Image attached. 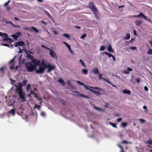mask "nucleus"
Wrapping results in <instances>:
<instances>
[{
  "instance_id": "36",
  "label": "nucleus",
  "mask_w": 152,
  "mask_h": 152,
  "mask_svg": "<svg viewBox=\"0 0 152 152\" xmlns=\"http://www.w3.org/2000/svg\"><path fill=\"white\" fill-rule=\"evenodd\" d=\"M64 37L68 38L69 39L70 38V36L69 35L66 34H63Z\"/></svg>"
},
{
  "instance_id": "15",
  "label": "nucleus",
  "mask_w": 152,
  "mask_h": 152,
  "mask_svg": "<svg viewBox=\"0 0 152 152\" xmlns=\"http://www.w3.org/2000/svg\"><path fill=\"white\" fill-rule=\"evenodd\" d=\"M123 93L125 94H126L128 95H129L131 94V91L129 90H127V89H124L123 91Z\"/></svg>"
},
{
  "instance_id": "51",
  "label": "nucleus",
  "mask_w": 152,
  "mask_h": 152,
  "mask_svg": "<svg viewBox=\"0 0 152 152\" xmlns=\"http://www.w3.org/2000/svg\"><path fill=\"white\" fill-rule=\"evenodd\" d=\"M103 80H104L107 83H108V84H111V83L108 80H107L106 79H105L104 78V79H103Z\"/></svg>"
},
{
  "instance_id": "37",
  "label": "nucleus",
  "mask_w": 152,
  "mask_h": 152,
  "mask_svg": "<svg viewBox=\"0 0 152 152\" xmlns=\"http://www.w3.org/2000/svg\"><path fill=\"white\" fill-rule=\"evenodd\" d=\"M110 124L113 127L115 128H117L116 126V124L115 123H113L111 122H110Z\"/></svg>"
},
{
  "instance_id": "21",
  "label": "nucleus",
  "mask_w": 152,
  "mask_h": 152,
  "mask_svg": "<svg viewBox=\"0 0 152 152\" xmlns=\"http://www.w3.org/2000/svg\"><path fill=\"white\" fill-rule=\"evenodd\" d=\"M82 73L83 74L86 75L88 73V70L86 69H83L82 70Z\"/></svg>"
},
{
  "instance_id": "47",
  "label": "nucleus",
  "mask_w": 152,
  "mask_h": 152,
  "mask_svg": "<svg viewBox=\"0 0 152 152\" xmlns=\"http://www.w3.org/2000/svg\"><path fill=\"white\" fill-rule=\"evenodd\" d=\"M146 143L152 144V140H149V141L146 142Z\"/></svg>"
},
{
  "instance_id": "17",
  "label": "nucleus",
  "mask_w": 152,
  "mask_h": 152,
  "mask_svg": "<svg viewBox=\"0 0 152 152\" xmlns=\"http://www.w3.org/2000/svg\"><path fill=\"white\" fill-rule=\"evenodd\" d=\"M142 22L141 20H138L135 22V23L136 26H140L142 24Z\"/></svg>"
},
{
  "instance_id": "24",
  "label": "nucleus",
  "mask_w": 152,
  "mask_h": 152,
  "mask_svg": "<svg viewBox=\"0 0 152 152\" xmlns=\"http://www.w3.org/2000/svg\"><path fill=\"white\" fill-rule=\"evenodd\" d=\"M77 95L79 96L80 97H83L84 98H88V96H86V95H84L83 94H80Z\"/></svg>"
},
{
  "instance_id": "27",
  "label": "nucleus",
  "mask_w": 152,
  "mask_h": 152,
  "mask_svg": "<svg viewBox=\"0 0 152 152\" xmlns=\"http://www.w3.org/2000/svg\"><path fill=\"white\" fill-rule=\"evenodd\" d=\"M93 108L95 110H98V111H104V110H103L102 109H101L100 108H99L98 107H97L96 106H94Z\"/></svg>"
},
{
  "instance_id": "6",
  "label": "nucleus",
  "mask_w": 152,
  "mask_h": 152,
  "mask_svg": "<svg viewBox=\"0 0 152 152\" xmlns=\"http://www.w3.org/2000/svg\"><path fill=\"white\" fill-rule=\"evenodd\" d=\"M14 59H12L10 61V62L9 64H10L11 65H10V68L11 70H16L18 68V65L16 66L15 67V63L14 62Z\"/></svg>"
},
{
  "instance_id": "42",
  "label": "nucleus",
  "mask_w": 152,
  "mask_h": 152,
  "mask_svg": "<svg viewBox=\"0 0 152 152\" xmlns=\"http://www.w3.org/2000/svg\"><path fill=\"white\" fill-rule=\"evenodd\" d=\"M31 85H28L26 87V90L27 91H28L29 90H30V88L31 87Z\"/></svg>"
},
{
  "instance_id": "19",
  "label": "nucleus",
  "mask_w": 152,
  "mask_h": 152,
  "mask_svg": "<svg viewBox=\"0 0 152 152\" xmlns=\"http://www.w3.org/2000/svg\"><path fill=\"white\" fill-rule=\"evenodd\" d=\"M98 90V91H95V90H90V91L93 92L94 93V94H100V91H100L99 90Z\"/></svg>"
},
{
  "instance_id": "54",
  "label": "nucleus",
  "mask_w": 152,
  "mask_h": 152,
  "mask_svg": "<svg viewBox=\"0 0 152 152\" xmlns=\"http://www.w3.org/2000/svg\"><path fill=\"white\" fill-rule=\"evenodd\" d=\"M136 81L138 83H139L140 82V80L139 78H137L136 79Z\"/></svg>"
},
{
  "instance_id": "8",
  "label": "nucleus",
  "mask_w": 152,
  "mask_h": 152,
  "mask_svg": "<svg viewBox=\"0 0 152 152\" xmlns=\"http://www.w3.org/2000/svg\"><path fill=\"white\" fill-rule=\"evenodd\" d=\"M90 74L91 75L92 73H93L96 75L98 74L99 73V72L98 69L97 68H93L90 72Z\"/></svg>"
},
{
  "instance_id": "61",
  "label": "nucleus",
  "mask_w": 152,
  "mask_h": 152,
  "mask_svg": "<svg viewBox=\"0 0 152 152\" xmlns=\"http://www.w3.org/2000/svg\"><path fill=\"white\" fill-rule=\"evenodd\" d=\"M6 7V10L8 11H9L10 10V7Z\"/></svg>"
},
{
  "instance_id": "45",
  "label": "nucleus",
  "mask_w": 152,
  "mask_h": 152,
  "mask_svg": "<svg viewBox=\"0 0 152 152\" xmlns=\"http://www.w3.org/2000/svg\"><path fill=\"white\" fill-rule=\"evenodd\" d=\"M139 121H140V123L142 124L143 123L145 122V120H144V119H140Z\"/></svg>"
},
{
  "instance_id": "60",
  "label": "nucleus",
  "mask_w": 152,
  "mask_h": 152,
  "mask_svg": "<svg viewBox=\"0 0 152 152\" xmlns=\"http://www.w3.org/2000/svg\"><path fill=\"white\" fill-rule=\"evenodd\" d=\"M140 13L139 15H134L133 17H140Z\"/></svg>"
},
{
  "instance_id": "39",
  "label": "nucleus",
  "mask_w": 152,
  "mask_h": 152,
  "mask_svg": "<svg viewBox=\"0 0 152 152\" xmlns=\"http://www.w3.org/2000/svg\"><path fill=\"white\" fill-rule=\"evenodd\" d=\"M28 59L29 60L31 59V60L33 59L34 58L33 56L30 55H28Z\"/></svg>"
},
{
  "instance_id": "44",
  "label": "nucleus",
  "mask_w": 152,
  "mask_h": 152,
  "mask_svg": "<svg viewBox=\"0 0 152 152\" xmlns=\"http://www.w3.org/2000/svg\"><path fill=\"white\" fill-rule=\"evenodd\" d=\"M31 94H34V96H35V94H36L35 93L34 91H31L30 93L28 95V96H31Z\"/></svg>"
},
{
  "instance_id": "30",
  "label": "nucleus",
  "mask_w": 152,
  "mask_h": 152,
  "mask_svg": "<svg viewBox=\"0 0 152 152\" xmlns=\"http://www.w3.org/2000/svg\"><path fill=\"white\" fill-rule=\"evenodd\" d=\"M80 61V63H81L82 65L84 66L85 68H86V65L84 62L81 59H80L79 60Z\"/></svg>"
},
{
  "instance_id": "31",
  "label": "nucleus",
  "mask_w": 152,
  "mask_h": 152,
  "mask_svg": "<svg viewBox=\"0 0 152 152\" xmlns=\"http://www.w3.org/2000/svg\"><path fill=\"white\" fill-rule=\"evenodd\" d=\"M128 124L126 122H122L121 124V126L123 127H125Z\"/></svg>"
},
{
  "instance_id": "57",
  "label": "nucleus",
  "mask_w": 152,
  "mask_h": 152,
  "mask_svg": "<svg viewBox=\"0 0 152 152\" xmlns=\"http://www.w3.org/2000/svg\"><path fill=\"white\" fill-rule=\"evenodd\" d=\"M144 90L146 91H148V88H147V87L146 86H145L144 88Z\"/></svg>"
},
{
  "instance_id": "62",
  "label": "nucleus",
  "mask_w": 152,
  "mask_h": 152,
  "mask_svg": "<svg viewBox=\"0 0 152 152\" xmlns=\"http://www.w3.org/2000/svg\"><path fill=\"white\" fill-rule=\"evenodd\" d=\"M53 32L55 34H58V33L55 30H53Z\"/></svg>"
},
{
  "instance_id": "9",
  "label": "nucleus",
  "mask_w": 152,
  "mask_h": 152,
  "mask_svg": "<svg viewBox=\"0 0 152 152\" xmlns=\"http://www.w3.org/2000/svg\"><path fill=\"white\" fill-rule=\"evenodd\" d=\"M24 45V43L22 41L17 42L14 43V46L15 47H17L18 46H23Z\"/></svg>"
},
{
  "instance_id": "22",
  "label": "nucleus",
  "mask_w": 152,
  "mask_h": 152,
  "mask_svg": "<svg viewBox=\"0 0 152 152\" xmlns=\"http://www.w3.org/2000/svg\"><path fill=\"white\" fill-rule=\"evenodd\" d=\"M5 23L7 24H10L13 27H15V26L14 24L11 21H6Z\"/></svg>"
},
{
  "instance_id": "52",
  "label": "nucleus",
  "mask_w": 152,
  "mask_h": 152,
  "mask_svg": "<svg viewBox=\"0 0 152 152\" xmlns=\"http://www.w3.org/2000/svg\"><path fill=\"white\" fill-rule=\"evenodd\" d=\"M77 82L80 85L83 86H84V85H85L84 84H83V83H81L79 81H77Z\"/></svg>"
},
{
  "instance_id": "46",
  "label": "nucleus",
  "mask_w": 152,
  "mask_h": 152,
  "mask_svg": "<svg viewBox=\"0 0 152 152\" xmlns=\"http://www.w3.org/2000/svg\"><path fill=\"white\" fill-rule=\"evenodd\" d=\"M41 47H42V48H44L45 49H46L47 50H49L50 49L48 48V47L44 46V45H41Z\"/></svg>"
},
{
  "instance_id": "28",
  "label": "nucleus",
  "mask_w": 152,
  "mask_h": 152,
  "mask_svg": "<svg viewBox=\"0 0 152 152\" xmlns=\"http://www.w3.org/2000/svg\"><path fill=\"white\" fill-rule=\"evenodd\" d=\"M140 16L142 17L145 20H147V17L142 12H140Z\"/></svg>"
},
{
  "instance_id": "20",
  "label": "nucleus",
  "mask_w": 152,
  "mask_h": 152,
  "mask_svg": "<svg viewBox=\"0 0 152 152\" xmlns=\"http://www.w3.org/2000/svg\"><path fill=\"white\" fill-rule=\"evenodd\" d=\"M1 45L3 46H7V47H10V48H13V46L12 45H9V44H7L2 43V44H1Z\"/></svg>"
},
{
  "instance_id": "63",
  "label": "nucleus",
  "mask_w": 152,
  "mask_h": 152,
  "mask_svg": "<svg viewBox=\"0 0 152 152\" xmlns=\"http://www.w3.org/2000/svg\"><path fill=\"white\" fill-rule=\"evenodd\" d=\"M133 32H134V35H137V34H136V31L135 30H134V31H133Z\"/></svg>"
},
{
  "instance_id": "25",
  "label": "nucleus",
  "mask_w": 152,
  "mask_h": 152,
  "mask_svg": "<svg viewBox=\"0 0 152 152\" xmlns=\"http://www.w3.org/2000/svg\"><path fill=\"white\" fill-rule=\"evenodd\" d=\"M11 37H12L15 40H17V38L18 37L16 34H13L11 36Z\"/></svg>"
},
{
  "instance_id": "5",
  "label": "nucleus",
  "mask_w": 152,
  "mask_h": 152,
  "mask_svg": "<svg viewBox=\"0 0 152 152\" xmlns=\"http://www.w3.org/2000/svg\"><path fill=\"white\" fill-rule=\"evenodd\" d=\"M88 7L89 8L94 12L95 15H96L97 12V8L94 5V4L92 2L89 3Z\"/></svg>"
},
{
  "instance_id": "14",
  "label": "nucleus",
  "mask_w": 152,
  "mask_h": 152,
  "mask_svg": "<svg viewBox=\"0 0 152 152\" xmlns=\"http://www.w3.org/2000/svg\"><path fill=\"white\" fill-rule=\"evenodd\" d=\"M107 50L108 52L111 53H113L114 52V50L112 49V46L110 45H108Z\"/></svg>"
},
{
  "instance_id": "43",
  "label": "nucleus",
  "mask_w": 152,
  "mask_h": 152,
  "mask_svg": "<svg viewBox=\"0 0 152 152\" xmlns=\"http://www.w3.org/2000/svg\"><path fill=\"white\" fill-rule=\"evenodd\" d=\"M102 74H100L99 75V79L100 80H103V79H104V78H103L102 77Z\"/></svg>"
},
{
  "instance_id": "53",
  "label": "nucleus",
  "mask_w": 152,
  "mask_h": 152,
  "mask_svg": "<svg viewBox=\"0 0 152 152\" xmlns=\"http://www.w3.org/2000/svg\"><path fill=\"white\" fill-rule=\"evenodd\" d=\"M122 120V118H118L117 120V122H120Z\"/></svg>"
},
{
  "instance_id": "32",
  "label": "nucleus",
  "mask_w": 152,
  "mask_h": 152,
  "mask_svg": "<svg viewBox=\"0 0 152 152\" xmlns=\"http://www.w3.org/2000/svg\"><path fill=\"white\" fill-rule=\"evenodd\" d=\"M147 53L148 54L152 55V49H149L147 51Z\"/></svg>"
},
{
  "instance_id": "3",
  "label": "nucleus",
  "mask_w": 152,
  "mask_h": 152,
  "mask_svg": "<svg viewBox=\"0 0 152 152\" xmlns=\"http://www.w3.org/2000/svg\"><path fill=\"white\" fill-rule=\"evenodd\" d=\"M0 36L2 37H4L3 40V41L4 42H6L10 43L11 42H13V41L10 38L8 37V35L6 33H1L0 32Z\"/></svg>"
},
{
  "instance_id": "2",
  "label": "nucleus",
  "mask_w": 152,
  "mask_h": 152,
  "mask_svg": "<svg viewBox=\"0 0 152 152\" xmlns=\"http://www.w3.org/2000/svg\"><path fill=\"white\" fill-rule=\"evenodd\" d=\"M15 86L16 88V89L19 93L20 98H21L22 99L21 101H25V94L22 92V83H18L17 84H15Z\"/></svg>"
},
{
  "instance_id": "38",
  "label": "nucleus",
  "mask_w": 152,
  "mask_h": 152,
  "mask_svg": "<svg viewBox=\"0 0 152 152\" xmlns=\"http://www.w3.org/2000/svg\"><path fill=\"white\" fill-rule=\"evenodd\" d=\"M9 113H11L12 115H14L15 114V111L14 109H11L9 112Z\"/></svg>"
},
{
  "instance_id": "13",
  "label": "nucleus",
  "mask_w": 152,
  "mask_h": 152,
  "mask_svg": "<svg viewBox=\"0 0 152 152\" xmlns=\"http://www.w3.org/2000/svg\"><path fill=\"white\" fill-rule=\"evenodd\" d=\"M26 30H31V29H32L34 31H35L36 33H38L39 32V31L37 30L36 28L34 27H31V28H24Z\"/></svg>"
},
{
  "instance_id": "41",
  "label": "nucleus",
  "mask_w": 152,
  "mask_h": 152,
  "mask_svg": "<svg viewBox=\"0 0 152 152\" xmlns=\"http://www.w3.org/2000/svg\"><path fill=\"white\" fill-rule=\"evenodd\" d=\"M129 49L132 50H137L136 47H130Z\"/></svg>"
},
{
  "instance_id": "23",
  "label": "nucleus",
  "mask_w": 152,
  "mask_h": 152,
  "mask_svg": "<svg viewBox=\"0 0 152 152\" xmlns=\"http://www.w3.org/2000/svg\"><path fill=\"white\" fill-rule=\"evenodd\" d=\"M63 43H64V44L68 48L69 50L71 48V46L69 45L66 42H64V41L63 42Z\"/></svg>"
},
{
  "instance_id": "11",
  "label": "nucleus",
  "mask_w": 152,
  "mask_h": 152,
  "mask_svg": "<svg viewBox=\"0 0 152 152\" xmlns=\"http://www.w3.org/2000/svg\"><path fill=\"white\" fill-rule=\"evenodd\" d=\"M49 50L50 51L49 54L50 56L53 58H56V55L54 52L51 49H50Z\"/></svg>"
},
{
  "instance_id": "55",
  "label": "nucleus",
  "mask_w": 152,
  "mask_h": 152,
  "mask_svg": "<svg viewBox=\"0 0 152 152\" xmlns=\"http://www.w3.org/2000/svg\"><path fill=\"white\" fill-rule=\"evenodd\" d=\"M16 35L18 37L19 36H21V33L20 32H18L16 34Z\"/></svg>"
},
{
  "instance_id": "48",
  "label": "nucleus",
  "mask_w": 152,
  "mask_h": 152,
  "mask_svg": "<svg viewBox=\"0 0 152 152\" xmlns=\"http://www.w3.org/2000/svg\"><path fill=\"white\" fill-rule=\"evenodd\" d=\"M86 34H83L81 37L80 38L82 39H84L86 37Z\"/></svg>"
},
{
  "instance_id": "56",
  "label": "nucleus",
  "mask_w": 152,
  "mask_h": 152,
  "mask_svg": "<svg viewBox=\"0 0 152 152\" xmlns=\"http://www.w3.org/2000/svg\"><path fill=\"white\" fill-rule=\"evenodd\" d=\"M41 115L42 116H44L45 115V113L44 112H42L41 113Z\"/></svg>"
},
{
  "instance_id": "49",
  "label": "nucleus",
  "mask_w": 152,
  "mask_h": 152,
  "mask_svg": "<svg viewBox=\"0 0 152 152\" xmlns=\"http://www.w3.org/2000/svg\"><path fill=\"white\" fill-rule=\"evenodd\" d=\"M35 97L38 101L39 100H40V99L41 98L39 97L37 94H35Z\"/></svg>"
},
{
  "instance_id": "29",
  "label": "nucleus",
  "mask_w": 152,
  "mask_h": 152,
  "mask_svg": "<svg viewBox=\"0 0 152 152\" xmlns=\"http://www.w3.org/2000/svg\"><path fill=\"white\" fill-rule=\"evenodd\" d=\"M130 36L129 34H127L125 37H124V39L128 40L130 38Z\"/></svg>"
},
{
  "instance_id": "1",
  "label": "nucleus",
  "mask_w": 152,
  "mask_h": 152,
  "mask_svg": "<svg viewBox=\"0 0 152 152\" xmlns=\"http://www.w3.org/2000/svg\"><path fill=\"white\" fill-rule=\"evenodd\" d=\"M42 65L39 66L38 69L36 70V72L37 73H42L46 69H48L47 72H49L52 70L54 69L55 67L54 65H52L50 64H48L47 65H46L44 63V61L42 60Z\"/></svg>"
},
{
  "instance_id": "58",
  "label": "nucleus",
  "mask_w": 152,
  "mask_h": 152,
  "mask_svg": "<svg viewBox=\"0 0 152 152\" xmlns=\"http://www.w3.org/2000/svg\"><path fill=\"white\" fill-rule=\"evenodd\" d=\"M149 43L150 44L151 47L152 48V41H151V40H149Z\"/></svg>"
},
{
  "instance_id": "7",
  "label": "nucleus",
  "mask_w": 152,
  "mask_h": 152,
  "mask_svg": "<svg viewBox=\"0 0 152 152\" xmlns=\"http://www.w3.org/2000/svg\"><path fill=\"white\" fill-rule=\"evenodd\" d=\"M83 86L84 87V88H85V89H86L87 90H89L90 91V90H91V89L89 88V87L93 89H95L96 90H99L100 91H102V89L101 88H99L97 87H92L90 86H86L85 85H84Z\"/></svg>"
},
{
  "instance_id": "34",
  "label": "nucleus",
  "mask_w": 152,
  "mask_h": 152,
  "mask_svg": "<svg viewBox=\"0 0 152 152\" xmlns=\"http://www.w3.org/2000/svg\"><path fill=\"white\" fill-rule=\"evenodd\" d=\"M28 81L27 80H25L23 81L22 83L23 86L26 85Z\"/></svg>"
},
{
  "instance_id": "16",
  "label": "nucleus",
  "mask_w": 152,
  "mask_h": 152,
  "mask_svg": "<svg viewBox=\"0 0 152 152\" xmlns=\"http://www.w3.org/2000/svg\"><path fill=\"white\" fill-rule=\"evenodd\" d=\"M58 82L60 83L63 86H64L65 85V83L64 82L63 80L61 79H60L58 80Z\"/></svg>"
},
{
  "instance_id": "18",
  "label": "nucleus",
  "mask_w": 152,
  "mask_h": 152,
  "mask_svg": "<svg viewBox=\"0 0 152 152\" xmlns=\"http://www.w3.org/2000/svg\"><path fill=\"white\" fill-rule=\"evenodd\" d=\"M45 13L47 15V16L51 20H53V17L48 13L46 11H44Z\"/></svg>"
},
{
  "instance_id": "4",
  "label": "nucleus",
  "mask_w": 152,
  "mask_h": 152,
  "mask_svg": "<svg viewBox=\"0 0 152 152\" xmlns=\"http://www.w3.org/2000/svg\"><path fill=\"white\" fill-rule=\"evenodd\" d=\"M26 66L27 70L28 72H32L36 69V67L30 62H28L26 64Z\"/></svg>"
},
{
  "instance_id": "33",
  "label": "nucleus",
  "mask_w": 152,
  "mask_h": 152,
  "mask_svg": "<svg viewBox=\"0 0 152 152\" xmlns=\"http://www.w3.org/2000/svg\"><path fill=\"white\" fill-rule=\"evenodd\" d=\"M104 53L106 55H107L109 57H112L113 55L112 54L106 52H104Z\"/></svg>"
},
{
  "instance_id": "35",
  "label": "nucleus",
  "mask_w": 152,
  "mask_h": 152,
  "mask_svg": "<svg viewBox=\"0 0 152 152\" xmlns=\"http://www.w3.org/2000/svg\"><path fill=\"white\" fill-rule=\"evenodd\" d=\"M105 48V47L104 46H101L99 49V50L101 51H103L104 50Z\"/></svg>"
},
{
  "instance_id": "10",
  "label": "nucleus",
  "mask_w": 152,
  "mask_h": 152,
  "mask_svg": "<svg viewBox=\"0 0 152 152\" xmlns=\"http://www.w3.org/2000/svg\"><path fill=\"white\" fill-rule=\"evenodd\" d=\"M31 61L35 66H36L39 65L40 64V61L37 60L35 58H34L33 59L31 60Z\"/></svg>"
},
{
  "instance_id": "12",
  "label": "nucleus",
  "mask_w": 152,
  "mask_h": 152,
  "mask_svg": "<svg viewBox=\"0 0 152 152\" xmlns=\"http://www.w3.org/2000/svg\"><path fill=\"white\" fill-rule=\"evenodd\" d=\"M132 69L129 67L127 69V70H124L122 71V72L125 74H128L129 73V72L132 71Z\"/></svg>"
},
{
  "instance_id": "59",
  "label": "nucleus",
  "mask_w": 152,
  "mask_h": 152,
  "mask_svg": "<svg viewBox=\"0 0 152 152\" xmlns=\"http://www.w3.org/2000/svg\"><path fill=\"white\" fill-rule=\"evenodd\" d=\"M112 57L113 58V60L114 61H115V60H116L115 58L113 55L112 56Z\"/></svg>"
},
{
  "instance_id": "64",
  "label": "nucleus",
  "mask_w": 152,
  "mask_h": 152,
  "mask_svg": "<svg viewBox=\"0 0 152 152\" xmlns=\"http://www.w3.org/2000/svg\"><path fill=\"white\" fill-rule=\"evenodd\" d=\"M67 83L69 86H71V83L69 81H67Z\"/></svg>"
},
{
  "instance_id": "40",
  "label": "nucleus",
  "mask_w": 152,
  "mask_h": 152,
  "mask_svg": "<svg viewBox=\"0 0 152 152\" xmlns=\"http://www.w3.org/2000/svg\"><path fill=\"white\" fill-rule=\"evenodd\" d=\"M11 2V1L10 0H8L7 2H6L4 4V7H6L8 5V4L10 3Z\"/></svg>"
},
{
  "instance_id": "26",
  "label": "nucleus",
  "mask_w": 152,
  "mask_h": 152,
  "mask_svg": "<svg viewBox=\"0 0 152 152\" xmlns=\"http://www.w3.org/2000/svg\"><path fill=\"white\" fill-rule=\"evenodd\" d=\"M34 105H35V106L34 107V109H35V108H37V109L38 110L41 107L40 106L36 104H34Z\"/></svg>"
},
{
  "instance_id": "50",
  "label": "nucleus",
  "mask_w": 152,
  "mask_h": 152,
  "mask_svg": "<svg viewBox=\"0 0 152 152\" xmlns=\"http://www.w3.org/2000/svg\"><path fill=\"white\" fill-rule=\"evenodd\" d=\"M121 143H131V142H129L127 141H123Z\"/></svg>"
}]
</instances>
